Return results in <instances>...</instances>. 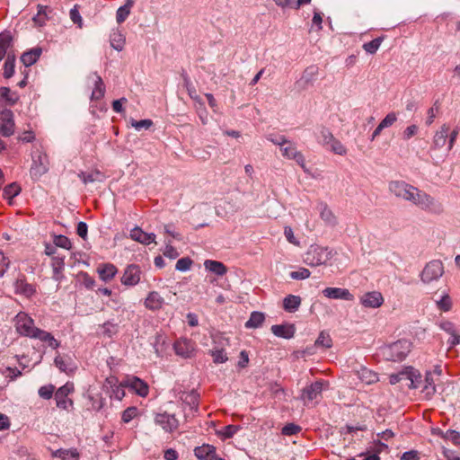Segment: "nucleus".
<instances>
[{
	"instance_id": "obj_5",
	"label": "nucleus",
	"mask_w": 460,
	"mask_h": 460,
	"mask_svg": "<svg viewBox=\"0 0 460 460\" xmlns=\"http://www.w3.org/2000/svg\"><path fill=\"white\" fill-rule=\"evenodd\" d=\"M74 392V384L67 382L59 387L55 393L56 404L58 408L67 410L72 407L74 402L67 396Z\"/></svg>"
},
{
	"instance_id": "obj_58",
	"label": "nucleus",
	"mask_w": 460,
	"mask_h": 460,
	"mask_svg": "<svg viewBox=\"0 0 460 460\" xmlns=\"http://www.w3.org/2000/svg\"><path fill=\"white\" fill-rule=\"evenodd\" d=\"M70 19L72 22L78 25L79 28H82L83 26V20L78 11V5L75 4L71 10H70Z\"/></svg>"
},
{
	"instance_id": "obj_31",
	"label": "nucleus",
	"mask_w": 460,
	"mask_h": 460,
	"mask_svg": "<svg viewBox=\"0 0 460 460\" xmlns=\"http://www.w3.org/2000/svg\"><path fill=\"white\" fill-rule=\"evenodd\" d=\"M55 365L60 371L65 372L66 374L73 373L75 368L71 358L61 356H57L55 358Z\"/></svg>"
},
{
	"instance_id": "obj_62",
	"label": "nucleus",
	"mask_w": 460,
	"mask_h": 460,
	"mask_svg": "<svg viewBox=\"0 0 460 460\" xmlns=\"http://www.w3.org/2000/svg\"><path fill=\"white\" fill-rule=\"evenodd\" d=\"M438 305L439 307V309L447 312V311H449L451 309V306H452V302H451V299L448 296H444L438 302Z\"/></svg>"
},
{
	"instance_id": "obj_6",
	"label": "nucleus",
	"mask_w": 460,
	"mask_h": 460,
	"mask_svg": "<svg viewBox=\"0 0 460 460\" xmlns=\"http://www.w3.org/2000/svg\"><path fill=\"white\" fill-rule=\"evenodd\" d=\"M13 113L11 110L4 109L0 112V135L3 137H10L14 133Z\"/></svg>"
},
{
	"instance_id": "obj_4",
	"label": "nucleus",
	"mask_w": 460,
	"mask_h": 460,
	"mask_svg": "<svg viewBox=\"0 0 460 460\" xmlns=\"http://www.w3.org/2000/svg\"><path fill=\"white\" fill-rule=\"evenodd\" d=\"M419 202H416V206L421 209L435 214H440L443 212L444 208L442 204L420 190H419Z\"/></svg>"
},
{
	"instance_id": "obj_50",
	"label": "nucleus",
	"mask_w": 460,
	"mask_h": 460,
	"mask_svg": "<svg viewBox=\"0 0 460 460\" xmlns=\"http://www.w3.org/2000/svg\"><path fill=\"white\" fill-rule=\"evenodd\" d=\"M102 333L107 337H112L118 332L119 327L117 323L111 322H106L102 325Z\"/></svg>"
},
{
	"instance_id": "obj_2",
	"label": "nucleus",
	"mask_w": 460,
	"mask_h": 460,
	"mask_svg": "<svg viewBox=\"0 0 460 460\" xmlns=\"http://www.w3.org/2000/svg\"><path fill=\"white\" fill-rule=\"evenodd\" d=\"M14 326L20 335L29 338H33L38 329L34 326L33 319L24 312L17 314L14 318Z\"/></svg>"
},
{
	"instance_id": "obj_21",
	"label": "nucleus",
	"mask_w": 460,
	"mask_h": 460,
	"mask_svg": "<svg viewBox=\"0 0 460 460\" xmlns=\"http://www.w3.org/2000/svg\"><path fill=\"white\" fill-rule=\"evenodd\" d=\"M164 304V298L156 291L150 292L145 300V306L152 311L161 309Z\"/></svg>"
},
{
	"instance_id": "obj_25",
	"label": "nucleus",
	"mask_w": 460,
	"mask_h": 460,
	"mask_svg": "<svg viewBox=\"0 0 460 460\" xmlns=\"http://www.w3.org/2000/svg\"><path fill=\"white\" fill-rule=\"evenodd\" d=\"M32 339H38L43 342H47L48 345L52 349H57L60 345L59 341H58L50 332L41 329L36 330V333Z\"/></svg>"
},
{
	"instance_id": "obj_46",
	"label": "nucleus",
	"mask_w": 460,
	"mask_h": 460,
	"mask_svg": "<svg viewBox=\"0 0 460 460\" xmlns=\"http://www.w3.org/2000/svg\"><path fill=\"white\" fill-rule=\"evenodd\" d=\"M438 435L443 438L453 442L455 445H460V433L453 430L447 429V431L439 430Z\"/></svg>"
},
{
	"instance_id": "obj_8",
	"label": "nucleus",
	"mask_w": 460,
	"mask_h": 460,
	"mask_svg": "<svg viewBox=\"0 0 460 460\" xmlns=\"http://www.w3.org/2000/svg\"><path fill=\"white\" fill-rule=\"evenodd\" d=\"M155 421L166 432H173L179 427V420L176 417L166 412L156 414Z\"/></svg>"
},
{
	"instance_id": "obj_52",
	"label": "nucleus",
	"mask_w": 460,
	"mask_h": 460,
	"mask_svg": "<svg viewBox=\"0 0 460 460\" xmlns=\"http://www.w3.org/2000/svg\"><path fill=\"white\" fill-rule=\"evenodd\" d=\"M54 244L66 250H70L72 247L70 240L65 235L55 236Z\"/></svg>"
},
{
	"instance_id": "obj_39",
	"label": "nucleus",
	"mask_w": 460,
	"mask_h": 460,
	"mask_svg": "<svg viewBox=\"0 0 460 460\" xmlns=\"http://www.w3.org/2000/svg\"><path fill=\"white\" fill-rule=\"evenodd\" d=\"M96 79L94 82V89L92 93V100H100L104 96L105 93V85L100 75L95 74Z\"/></svg>"
},
{
	"instance_id": "obj_30",
	"label": "nucleus",
	"mask_w": 460,
	"mask_h": 460,
	"mask_svg": "<svg viewBox=\"0 0 460 460\" xmlns=\"http://www.w3.org/2000/svg\"><path fill=\"white\" fill-rule=\"evenodd\" d=\"M15 291L26 297H31L36 293V288L33 285L27 283L24 279H18L15 282Z\"/></svg>"
},
{
	"instance_id": "obj_16",
	"label": "nucleus",
	"mask_w": 460,
	"mask_h": 460,
	"mask_svg": "<svg viewBox=\"0 0 460 460\" xmlns=\"http://www.w3.org/2000/svg\"><path fill=\"white\" fill-rule=\"evenodd\" d=\"M323 384L322 381H316L309 386H306L302 390L301 399L303 401H313L314 399H316L323 391Z\"/></svg>"
},
{
	"instance_id": "obj_13",
	"label": "nucleus",
	"mask_w": 460,
	"mask_h": 460,
	"mask_svg": "<svg viewBox=\"0 0 460 460\" xmlns=\"http://www.w3.org/2000/svg\"><path fill=\"white\" fill-rule=\"evenodd\" d=\"M49 171L48 158L45 155H40L31 168V174L38 179Z\"/></svg>"
},
{
	"instance_id": "obj_18",
	"label": "nucleus",
	"mask_w": 460,
	"mask_h": 460,
	"mask_svg": "<svg viewBox=\"0 0 460 460\" xmlns=\"http://www.w3.org/2000/svg\"><path fill=\"white\" fill-rule=\"evenodd\" d=\"M130 237L142 244H149L155 240V234L145 233L141 228L135 227L130 231Z\"/></svg>"
},
{
	"instance_id": "obj_49",
	"label": "nucleus",
	"mask_w": 460,
	"mask_h": 460,
	"mask_svg": "<svg viewBox=\"0 0 460 460\" xmlns=\"http://www.w3.org/2000/svg\"><path fill=\"white\" fill-rule=\"evenodd\" d=\"M193 261L189 257H183L177 261L175 269L179 271H186L189 270L192 265Z\"/></svg>"
},
{
	"instance_id": "obj_42",
	"label": "nucleus",
	"mask_w": 460,
	"mask_h": 460,
	"mask_svg": "<svg viewBox=\"0 0 460 460\" xmlns=\"http://www.w3.org/2000/svg\"><path fill=\"white\" fill-rule=\"evenodd\" d=\"M22 190V188L16 182H13L4 189V198L11 200L14 197L18 196ZM11 203V201H9Z\"/></svg>"
},
{
	"instance_id": "obj_26",
	"label": "nucleus",
	"mask_w": 460,
	"mask_h": 460,
	"mask_svg": "<svg viewBox=\"0 0 460 460\" xmlns=\"http://www.w3.org/2000/svg\"><path fill=\"white\" fill-rule=\"evenodd\" d=\"M98 274L100 278L103 281H110L111 280L116 273H117V268L111 264V263H105L98 267L97 269Z\"/></svg>"
},
{
	"instance_id": "obj_47",
	"label": "nucleus",
	"mask_w": 460,
	"mask_h": 460,
	"mask_svg": "<svg viewBox=\"0 0 460 460\" xmlns=\"http://www.w3.org/2000/svg\"><path fill=\"white\" fill-rule=\"evenodd\" d=\"M79 178L83 181L84 184L89 182H93L96 181H101L102 173L99 171L93 172L91 173H85L84 172L78 174Z\"/></svg>"
},
{
	"instance_id": "obj_3",
	"label": "nucleus",
	"mask_w": 460,
	"mask_h": 460,
	"mask_svg": "<svg viewBox=\"0 0 460 460\" xmlns=\"http://www.w3.org/2000/svg\"><path fill=\"white\" fill-rule=\"evenodd\" d=\"M444 273V267L440 261L434 260L426 264L421 271V280L426 283H431L438 280Z\"/></svg>"
},
{
	"instance_id": "obj_12",
	"label": "nucleus",
	"mask_w": 460,
	"mask_h": 460,
	"mask_svg": "<svg viewBox=\"0 0 460 460\" xmlns=\"http://www.w3.org/2000/svg\"><path fill=\"white\" fill-rule=\"evenodd\" d=\"M389 350L394 360H402L409 353V343L407 341H398L389 347Z\"/></svg>"
},
{
	"instance_id": "obj_1",
	"label": "nucleus",
	"mask_w": 460,
	"mask_h": 460,
	"mask_svg": "<svg viewBox=\"0 0 460 460\" xmlns=\"http://www.w3.org/2000/svg\"><path fill=\"white\" fill-rule=\"evenodd\" d=\"M335 254L336 252L328 247L312 245L305 252L304 261L311 267L323 265Z\"/></svg>"
},
{
	"instance_id": "obj_38",
	"label": "nucleus",
	"mask_w": 460,
	"mask_h": 460,
	"mask_svg": "<svg viewBox=\"0 0 460 460\" xmlns=\"http://www.w3.org/2000/svg\"><path fill=\"white\" fill-rule=\"evenodd\" d=\"M134 4V0H126L124 5L117 10L116 20L118 23L123 22L130 13L131 7Z\"/></svg>"
},
{
	"instance_id": "obj_10",
	"label": "nucleus",
	"mask_w": 460,
	"mask_h": 460,
	"mask_svg": "<svg viewBox=\"0 0 460 460\" xmlns=\"http://www.w3.org/2000/svg\"><path fill=\"white\" fill-rule=\"evenodd\" d=\"M389 190L397 198L408 200L411 191L414 190V186L408 184L405 181H395L390 182Z\"/></svg>"
},
{
	"instance_id": "obj_40",
	"label": "nucleus",
	"mask_w": 460,
	"mask_h": 460,
	"mask_svg": "<svg viewBox=\"0 0 460 460\" xmlns=\"http://www.w3.org/2000/svg\"><path fill=\"white\" fill-rule=\"evenodd\" d=\"M320 217L328 226H334L338 223L336 216L326 205L323 207Z\"/></svg>"
},
{
	"instance_id": "obj_61",
	"label": "nucleus",
	"mask_w": 460,
	"mask_h": 460,
	"mask_svg": "<svg viewBox=\"0 0 460 460\" xmlns=\"http://www.w3.org/2000/svg\"><path fill=\"white\" fill-rule=\"evenodd\" d=\"M164 255L170 259H175L179 256V252H177V250L172 246L171 241H168L166 243V246L164 251Z\"/></svg>"
},
{
	"instance_id": "obj_7",
	"label": "nucleus",
	"mask_w": 460,
	"mask_h": 460,
	"mask_svg": "<svg viewBox=\"0 0 460 460\" xmlns=\"http://www.w3.org/2000/svg\"><path fill=\"white\" fill-rule=\"evenodd\" d=\"M121 385L130 388L133 390L137 395L141 397H146L148 394L149 387L148 385L143 381L142 379L137 376H128L125 380L121 382Z\"/></svg>"
},
{
	"instance_id": "obj_34",
	"label": "nucleus",
	"mask_w": 460,
	"mask_h": 460,
	"mask_svg": "<svg viewBox=\"0 0 460 460\" xmlns=\"http://www.w3.org/2000/svg\"><path fill=\"white\" fill-rule=\"evenodd\" d=\"M265 321V315L261 312L254 311L251 314L249 320L245 323L248 329H256L262 325Z\"/></svg>"
},
{
	"instance_id": "obj_32",
	"label": "nucleus",
	"mask_w": 460,
	"mask_h": 460,
	"mask_svg": "<svg viewBox=\"0 0 460 460\" xmlns=\"http://www.w3.org/2000/svg\"><path fill=\"white\" fill-rule=\"evenodd\" d=\"M357 374L361 382L367 385H371L378 381L377 374L367 367H361Z\"/></svg>"
},
{
	"instance_id": "obj_53",
	"label": "nucleus",
	"mask_w": 460,
	"mask_h": 460,
	"mask_svg": "<svg viewBox=\"0 0 460 460\" xmlns=\"http://www.w3.org/2000/svg\"><path fill=\"white\" fill-rule=\"evenodd\" d=\"M301 431V427L294 423H288L282 428L281 433L285 436H292Z\"/></svg>"
},
{
	"instance_id": "obj_17",
	"label": "nucleus",
	"mask_w": 460,
	"mask_h": 460,
	"mask_svg": "<svg viewBox=\"0 0 460 460\" xmlns=\"http://www.w3.org/2000/svg\"><path fill=\"white\" fill-rule=\"evenodd\" d=\"M174 350L177 355L187 358L191 357L194 347L190 341L187 339H181L174 343Z\"/></svg>"
},
{
	"instance_id": "obj_9",
	"label": "nucleus",
	"mask_w": 460,
	"mask_h": 460,
	"mask_svg": "<svg viewBox=\"0 0 460 460\" xmlns=\"http://www.w3.org/2000/svg\"><path fill=\"white\" fill-rule=\"evenodd\" d=\"M141 279V270L138 265H128L121 277V283L125 286H135Z\"/></svg>"
},
{
	"instance_id": "obj_28",
	"label": "nucleus",
	"mask_w": 460,
	"mask_h": 460,
	"mask_svg": "<svg viewBox=\"0 0 460 460\" xmlns=\"http://www.w3.org/2000/svg\"><path fill=\"white\" fill-rule=\"evenodd\" d=\"M41 52L42 50L40 48L31 49L22 55L21 61L25 66H30L37 62L41 55Z\"/></svg>"
},
{
	"instance_id": "obj_55",
	"label": "nucleus",
	"mask_w": 460,
	"mask_h": 460,
	"mask_svg": "<svg viewBox=\"0 0 460 460\" xmlns=\"http://www.w3.org/2000/svg\"><path fill=\"white\" fill-rule=\"evenodd\" d=\"M55 386L52 385L41 386L39 389V395L43 399H50L54 394Z\"/></svg>"
},
{
	"instance_id": "obj_60",
	"label": "nucleus",
	"mask_w": 460,
	"mask_h": 460,
	"mask_svg": "<svg viewBox=\"0 0 460 460\" xmlns=\"http://www.w3.org/2000/svg\"><path fill=\"white\" fill-rule=\"evenodd\" d=\"M310 274L311 273H310L309 270H307L305 268H301L297 271H292L290 273V277L293 279H305L310 277Z\"/></svg>"
},
{
	"instance_id": "obj_64",
	"label": "nucleus",
	"mask_w": 460,
	"mask_h": 460,
	"mask_svg": "<svg viewBox=\"0 0 460 460\" xmlns=\"http://www.w3.org/2000/svg\"><path fill=\"white\" fill-rule=\"evenodd\" d=\"M238 427L234 425H227L224 427L223 430L221 431V434L226 438H232L237 431Z\"/></svg>"
},
{
	"instance_id": "obj_33",
	"label": "nucleus",
	"mask_w": 460,
	"mask_h": 460,
	"mask_svg": "<svg viewBox=\"0 0 460 460\" xmlns=\"http://www.w3.org/2000/svg\"><path fill=\"white\" fill-rule=\"evenodd\" d=\"M301 305V298L298 296L288 295L283 300V308L289 313L296 312Z\"/></svg>"
},
{
	"instance_id": "obj_41",
	"label": "nucleus",
	"mask_w": 460,
	"mask_h": 460,
	"mask_svg": "<svg viewBox=\"0 0 460 460\" xmlns=\"http://www.w3.org/2000/svg\"><path fill=\"white\" fill-rule=\"evenodd\" d=\"M332 346V340L328 332L323 331L314 342V347L330 349Z\"/></svg>"
},
{
	"instance_id": "obj_23",
	"label": "nucleus",
	"mask_w": 460,
	"mask_h": 460,
	"mask_svg": "<svg viewBox=\"0 0 460 460\" xmlns=\"http://www.w3.org/2000/svg\"><path fill=\"white\" fill-rule=\"evenodd\" d=\"M449 127L446 124L442 125L440 129L438 130L433 137V144L431 149H438L446 145L448 137Z\"/></svg>"
},
{
	"instance_id": "obj_43",
	"label": "nucleus",
	"mask_w": 460,
	"mask_h": 460,
	"mask_svg": "<svg viewBox=\"0 0 460 460\" xmlns=\"http://www.w3.org/2000/svg\"><path fill=\"white\" fill-rule=\"evenodd\" d=\"M385 40L384 36L378 37L374 39L373 40L364 43L363 44V49L369 53V54H375L377 49H379L381 43Z\"/></svg>"
},
{
	"instance_id": "obj_36",
	"label": "nucleus",
	"mask_w": 460,
	"mask_h": 460,
	"mask_svg": "<svg viewBox=\"0 0 460 460\" xmlns=\"http://www.w3.org/2000/svg\"><path fill=\"white\" fill-rule=\"evenodd\" d=\"M110 42L114 49L121 51L125 46V36L119 30L113 31L110 36Z\"/></svg>"
},
{
	"instance_id": "obj_20",
	"label": "nucleus",
	"mask_w": 460,
	"mask_h": 460,
	"mask_svg": "<svg viewBox=\"0 0 460 460\" xmlns=\"http://www.w3.org/2000/svg\"><path fill=\"white\" fill-rule=\"evenodd\" d=\"M425 384L421 390V393L426 400H430L437 392L436 379L433 377L431 372H427L425 376Z\"/></svg>"
},
{
	"instance_id": "obj_57",
	"label": "nucleus",
	"mask_w": 460,
	"mask_h": 460,
	"mask_svg": "<svg viewBox=\"0 0 460 460\" xmlns=\"http://www.w3.org/2000/svg\"><path fill=\"white\" fill-rule=\"evenodd\" d=\"M330 144H331V149L333 153L340 155H344L346 154V152H347L346 148L341 143V141H339L338 139L334 138L333 140H332V142Z\"/></svg>"
},
{
	"instance_id": "obj_15",
	"label": "nucleus",
	"mask_w": 460,
	"mask_h": 460,
	"mask_svg": "<svg viewBox=\"0 0 460 460\" xmlns=\"http://www.w3.org/2000/svg\"><path fill=\"white\" fill-rule=\"evenodd\" d=\"M360 301L365 307L376 308L383 304L384 298L380 292L373 291L365 294Z\"/></svg>"
},
{
	"instance_id": "obj_24",
	"label": "nucleus",
	"mask_w": 460,
	"mask_h": 460,
	"mask_svg": "<svg viewBox=\"0 0 460 460\" xmlns=\"http://www.w3.org/2000/svg\"><path fill=\"white\" fill-rule=\"evenodd\" d=\"M199 397V394L195 390L190 392H183L180 396L181 400L185 404L189 405L190 410L193 412L198 411Z\"/></svg>"
},
{
	"instance_id": "obj_35",
	"label": "nucleus",
	"mask_w": 460,
	"mask_h": 460,
	"mask_svg": "<svg viewBox=\"0 0 460 460\" xmlns=\"http://www.w3.org/2000/svg\"><path fill=\"white\" fill-rule=\"evenodd\" d=\"M13 36L9 31L0 33V61L6 55L7 49L12 46Z\"/></svg>"
},
{
	"instance_id": "obj_22",
	"label": "nucleus",
	"mask_w": 460,
	"mask_h": 460,
	"mask_svg": "<svg viewBox=\"0 0 460 460\" xmlns=\"http://www.w3.org/2000/svg\"><path fill=\"white\" fill-rule=\"evenodd\" d=\"M194 454L199 460H214L217 456L216 447L207 444L197 447Z\"/></svg>"
},
{
	"instance_id": "obj_59",
	"label": "nucleus",
	"mask_w": 460,
	"mask_h": 460,
	"mask_svg": "<svg viewBox=\"0 0 460 460\" xmlns=\"http://www.w3.org/2000/svg\"><path fill=\"white\" fill-rule=\"evenodd\" d=\"M137 409L136 407H128L122 413V420L128 423L137 416Z\"/></svg>"
},
{
	"instance_id": "obj_56",
	"label": "nucleus",
	"mask_w": 460,
	"mask_h": 460,
	"mask_svg": "<svg viewBox=\"0 0 460 460\" xmlns=\"http://www.w3.org/2000/svg\"><path fill=\"white\" fill-rule=\"evenodd\" d=\"M51 265L55 274L60 273L65 266L64 257L54 256Z\"/></svg>"
},
{
	"instance_id": "obj_11",
	"label": "nucleus",
	"mask_w": 460,
	"mask_h": 460,
	"mask_svg": "<svg viewBox=\"0 0 460 460\" xmlns=\"http://www.w3.org/2000/svg\"><path fill=\"white\" fill-rule=\"evenodd\" d=\"M318 74V67L315 66H308L303 72L301 77L296 82V87L298 90H305L312 85Z\"/></svg>"
},
{
	"instance_id": "obj_14",
	"label": "nucleus",
	"mask_w": 460,
	"mask_h": 460,
	"mask_svg": "<svg viewBox=\"0 0 460 460\" xmlns=\"http://www.w3.org/2000/svg\"><path fill=\"white\" fill-rule=\"evenodd\" d=\"M323 294L332 299H343L347 301L353 299V295L346 288H326L323 290Z\"/></svg>"
},
{
	"instance_id": "obj_29",
	"label": "nucleus",
	"mask_w": 460,
	"mask_h": 460,
	"mask_svg": "<svg viewBox=\"0 0 460 460\" xmlns=\"http://www.w3.org/2000/svg\"><path fill=\"white\" fill-rule=\"evenodd\" d=\"M37 9V14L33 16L32 22L35 26L41 27L49 19L48 12H51V9L49 6L42 4H38Z\"/></svg>"
},
{
	"instance_id": "obj_45",
	"label": "nucleus",
	"mask_w": 460,
	"mask_h": 460,
	"mask_svg": "<svg viewBox=\"0 0 460 460\" xmlns=\"http://www.w3.org/2000/svg\"><path fill=\"white\" fill-rule=\"evenodd\" d=\"M0 97L9 105H13L18 101V96L15 93H11V90L8 87L0 88Z\"/></svg>"
},
{
	"instance_id": "obj_63",
	"label": "nucleus",
	"mask_w": 460,
	"mask_h": 460,
	"mask_svg": "<svg viewBox=\"0 0 460 460\" xmlns=\"http://www.w3.org/2000/svg\"><path fill=\"white\" fill-rule=\"evenodd\" d=\"M397 119L396 114L394 112L388 113L384 119L380 122L381 126L387 128L392 126Z\"/></svg>"
},
{
	"instance_id": "obj_51",
	"label": "nucleus",
	"mask_w": 460,
	"mask_h": 460,
	"mask_svg": "<svg viewBox=\"0 0 460 460\" xmlns=\"http://www.w3.org/2000/svg\"><path fill=\"white\" fill-rule=\"evenodd\" d=\"M410 388H417L419 387L420 384L421 383V375L420 371L416 370L415 368L412 369V371H410Z\"/></svg>"
},
{
	"instance_id": "obj_48",
	"label": "nucleus",
	"mask_w": 460,
	"mask_h": 460,
	"mask_svg": "<svg viewBox=\"0 0 460 460\" xmlns=\"http://www.w3.org/2000/svg\"><path fill=\"white\" fill-rule=\"evenodd\" d=\"M213 361L216 364L225 363L227 361L228 357L223 349H216L210 351Z\"/></svg>"
},
{
	"instance_id": "obj_54",
	"label": "nucleus",
	"mask_w": 460,
	"mask_h": 460,
	"mask_svg": "<svg viewBox=\"0 0 460 460\" xmlns=\"http://www.w3.org/2000/svg\"><path fill=\"white\" fill-rule=\"evenodd\" d=\"M131 125L134 127L137 130H140L141 128L148 129L153 126V121L149 119H141V120H131Z\"/></svg>"
},
{
	"instance_id": "obj_37",
	"label": "nucleus",
	"mask_w": 460,
	"mask_h": 460,
	"mask_svg": "<svg viewBox=\"0 0 460 460\" xmlns=\"http://www.w3.org/2000/svg\"><path fill=\"white\" fill-rule=\"evenodd\" d=\"M55 457H59L62 460H78L79 453L76 449H58L52 453Z\"/></svg>"
},
{
	"instance_id": "obj_44",
	"label": "nucleus",
	"mask_w": 460,
	"mask_h": 460,
	"mask_svg": "<svg viewBox=\"0 0 460 460\" xmlns=\"http://www.w3.org/2000/svg\"><path fill=\"white\" fill-rule=\"evenodd\" d=\"M14 55L8 54L4 66V76L10 78L14 73Z\"/></svg>"
},
{
	"instance_id": "obj_19",
	"label": "nucleus",
	"mask_w": 460,
	"mask_h": 460,
	"mask_svg": "<svg viewBox=\"0 0 460 460\" xmlns=\"http://www.w3.org/2000/svg\"><path fill=\"white\" fill-rule=\"evenodd\" d=\"M271 332L277 337L291 339L294 337L296 328L293 324H276L271 326Z\"/></svg>"
},
{
	"instance_id": "obj_27",
	"label": "nucleus",
	"mask_w": 460,
	"mask_h": 460,
	"mask_svg": "<svg viewBox=\"0 0 460 460\" xmlns=\"http://www.w3.org/2000/svg\"><path fill=\"white\" fill-rule=\"evenodd\" d=\"M204 266L207 270L213 272L217 276H224L227 272V268L221 261L206 260Z\"/></svg>"
}]
</instances>
